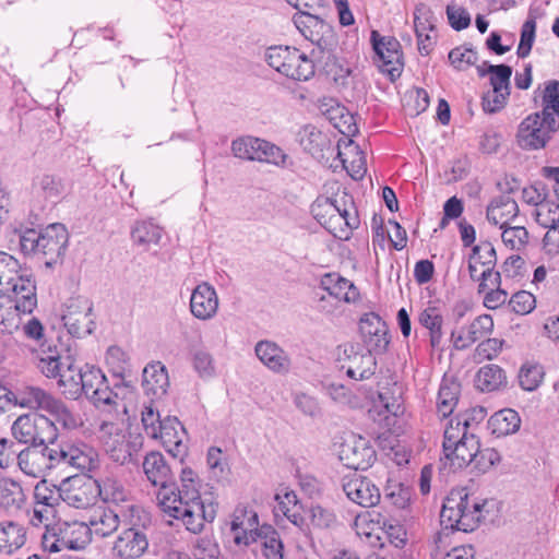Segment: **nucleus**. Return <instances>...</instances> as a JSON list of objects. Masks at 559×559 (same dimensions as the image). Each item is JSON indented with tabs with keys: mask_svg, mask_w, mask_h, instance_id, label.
I'll return each instance as SVG.
<instances>
[{
	"mask_svg": "<svg viewBox=\"0 0 559 559\" xmlns=\"http://www.w3.org/2000/svg\"><path fill=\"white\" fill-rule=\"evenodd\" d=\"M200 489L198 474L190 467H185L181 469L178 486L173 479L163 489H157V506L169 518L181 521L189 532L199 534L205 522H212L215 518L213 506L204 504Z\"/></svg>",
	"mask_w": 559,
	"mask_h": 559,
	"instance_id": "obj_1",
	"label": "nucleus"
},
{
	"mask_svg": "<svg viewBox=\"0 0 559 559\" xmlns=\"http://www.w3.org/2000/svg\"><path fill=\"white\" fill-rule=\"evenodd\" d=\"M44 328L37 320V370L48 379H56L62 394L78 399L86 396L106 380L102 370L95 366L85 365L78 368L69 356L62 357L56 344L44 338Z\"/></svg>",
	"mask_w": 559,
	"mask_h": 559,
	"instance_id": "obj_2",
	"label": "nucleus"
},
{
	"mask_svg": "<svg viewBox=\"0 0 559 559\" xmlns=\"http://www.w3.org/2000/svg\"><path fill=\"white\" fill-rule=\"evenodd\" d=\"M558 130L559 81H550L542 95V111L528 115L519 124L516 144L526 151L542 150Z\"/></svg>",
	"mask_w": 559,
	"mask_h": 559,
	"instance_id": "obj_3",
	"label": "nucleus"
},
{
	"mask_svg": "<svg viewBox=\"0 0 559 559\" xmlns=\"http://www.w3.org/2000/svg\"><path fill=\"white\" fill-rule=\"evenodd\" d=\"M479 438L469 430L466 418H451L444 429L441 463L451 472L464 468L475 460L479 451Z\"/></svg>",
	"mask_w": 559,
	"mask_h": 559,
	"instance_id": "obj_4",
	"label": "nucleus"
},
{
	"mask_svg": "<svg viewBox=\"0 0 559 559\" xmlns=\"http://www.w3.org/2000/svg\"><path fill=\"white\" fill-rule=\"evenodd\" d=\"M37 444H55L58 432L56 424L66 429H75L82 426L83 421L73 415L66 404L55 396L37 389Z\"/></svg>",
	"mask_w": 559,
	"mask_h": 559,
	"instance_id": "obj_5",
	"label": "nucleus"
},
{
	"mask_svg": "<svg viewBox=\"0 0 559 559\" xmlns=\"http://www.w3.org/2000/svg\"><path fill=\"white\" fill-rule=\"evenodd\" d=\"M483 508L484 503L465 488L453 489L443 502L440 522L447 530L473 532L483 518Z\"/></svg>",
	"mask_w": 559,
	"mask_h": 559,
	"instance_id": "obj_6",
	"label": "nucleus"
},
{
	"mask_svg": "<svg viewBox=\"0 0 559 559\" xmlns=\"http://www.w3.org/2000/svg\"><path fill=\"white\" fill-rule=\"evenodd\" d=\"M265 60L278 73L295 81H307L314 74L312 60L294 47H270Z\"/></svg>",
	"mask_w": 559,
	"mask_h": 559,
	"instance_id": "obj_7",
	"label": "nucleus"
},
{
	"mask_svg": "<svg viewBox=\"0 0 559 559\" xmlns=\"http://www.w3.org/2000/svg\"><path fill=\"white\" fill-rule=\"evenodd\" d=\"M231 152L235 157L257 160L261 163L284 165L286 155L282 148L263 139L251 135L240 136L231 142Z\"/></svg>",
	"mask_w": 559,
	"mask_h": 559,
	"instance_id": "obj_8",
	"label": "nucleus"
},
{
	"mask_svg": "<svg viewBox=\"0 0 559 559\" xmlns=\"http://www.w3.org/2000/svg\"><path fill=\"white\" fill-rule=\"evenodd\" d=\"M67 331L74 337L90 335L94 328L93 302L83 296L70 298L61 316Z\"/></svg>",
	"mask_w": 559,
	"mask_h": 559,
	"instance_id": "obj_9",
	"label": "nucleus"
},
{
	"mask_svg": "<svg viewBox=\"0 0 559 559\" xmlns=\"http://www.w3.org/2000/svg\"><path fill=\"white\" fill-rule=\"evenodd\" d=\"M370 40L376 53V63L382 73L391 80L399 78L403 70V53L400 41L391 36H381L378 31H372Z\"/></svg>",
	"mask_w": 559,
	"mask_h": 559,
	"instance_id": "obj_10",
	"label": "nucleus"
},
{
	"mask_svg": "<svg viewBox=\"0 0 559 559\" xmlns=\"http://www.w3.org/2000/svg\"><path fill=\"white\" fill-rule=\"evenodd\" d=\"M337 357L342 369L354 380H366L374 374L377 361L372 352L362 350L359 345L345 343L337 347Z\"/></svg>",
	"mask_w": 559,
	"mask_h": 559,
	"instance_id": "obj_11",
	"label": "nucleus"
},
{
	"mask_svg": "<svg viewBox=\"0 0 559 559\" xmlns=\"http://www.w3.org/2000/svg\"><path fill=\"white\" fill-rule=\"evenodd\" d=\"M497 264V255L495 247L489 241H481L476 245L468 258V273L469 277L480 283L483 286H488L486 283L489 282V286L498 283L501 273L495 271Z\"/></svg>",
	"mask_w": 559,
	"mask_h": 559,
	"instance_id": "obj_12",
	"label": "nucleus"
},
{
	"mask_svg": "<svg viewBox=\"0 0 559 559\" xmlns=\"http://www.w3.org/2000/svg\"><path fill=\"white\" fill-rule=\"evenodd\" d=\"M49 443L37 444V467L41 469L53 471L61 465H72L80 469L91 467L92 456L79 448H70L69 451H62L57 447H49Z\"/></svg>",
	"mask_w": 559,
	"mask_h": 559,
	"instance_id": "obj_13",
	"label": "nucleus"
},
{
	"mask_svg": "<svg viewBox=\"0 0 559 559\" xmlns=\"http://www.w3.org/2000/svg\"><path fill=\"white\" fill-rule=\"evenodd\" d=\"M45 507L44 509H37V531L43 525L44 532L41 534V547L44 551L49 554L59 552L64 548V544L61 540V533L59 532L57 521V506L58 495L53 493L49 497H43Z\"/></svg>",
	"mask_w": 559,
	"mask_h": 559,
	"instance_id": "obj_14",
	"label": "nucleus"
},
{
	"mask_svg": "<svg viewBox=\"0 0 559 559\" xmlns=\"http://www.w3.org/2000/svg\"><path fill=\"white\" fill-rule=\"evenodd\" d=\"M61 490H50L58 495L67 504L76 509H85L94 504L97 495V481L85 477H73L63 481Z\"/></svg>",
	"mask_w": 559,
	"mask_h": 559,
	"instance_id": "obj_15",
	"label": "nucleus"
},
{
	"mask_svg": "<svg viewBox=\"0 0 559 559\" xmlns=\"http://www.w3.org/2000/svg\"><path fill=\"white\" fill-rule=\"evenodd\" d=\"M293 23L300 34L320 49H325L333 38V32L319 12H301L293 15Z\"/></svg>",
	"mask_w": 559,
	"mask_h": 559,
	"instance_id": "obj_16",
	"label": "nucleus"
},
{
	"mask_svg": "<svg viewBox=\"0 0 559 559\" xmlns=\"http://www.w3.org/2000/svg\"><path fill=\"white\" fill-rule=\"evenodd\" d=\"M338 459L348 468L364 471L371 466L376 452L366 439L350 436L341 443Z\"/></svg>",
	"mask_w": 559,
	"mask_h": 559,
	"instance_id": "obj_17",
	"label": "nucleus"
},
{
	"mask_svg": "<svg viewBox=\"0 0 559 559\" xmlns=\"http://www.w3.org/2000/svg\"><path fill=\"white\" fill-rule=\"evenodd\" d=\"M10 293L14 294V302L16 311H21L28 319L23 323L24 333L31 337H35V280L32 277L19 275L14 282Z\"/></svg>",
	"mask_w": 559,
	"mask_h": 559,
	"instance_id": "obj_18",
	"label": "nucleus"
},
{
	"mask_svg": "<svg viewBox=\"0 0 559 559\" xmlns=\"http://www.w3.org/2000/svg\"><path fill=\"white\" fill-rule=\"evenodd\" d=\"M68 239L67 228L60 223L50 224L40 230L37 236V249L41 248L43 257L47 258L44 261L46 267H51L59 262Z\"/></svg>",
	"mask_w": 559,
	"mask_h": 559,
	"instance_id": "obj_19",
	"label": "nucleus"
},
{
	"mask_svg": "<svg viewBox=\"0 0 559 559\" xmlns=\"http://www.w3.org/2000/svg\"><path fill=\"white\" fill-rule=\"evenodd\" d=\"M260 530L258 513L247 506H237L230 522V531L235 544L251 545L253 542H257V535H259Z\"/></svg>",
	"mask_w": 559,
	"mask_h": 559,
	"instance_id": "obj_20",
	"label": "nucleus"
},
{
	"mask_svg": "<svg viewBox=\"0 0 559 559\" xmlns=\"http://www.w3.org/2000/svg\"><path fill=\"white\" fill-rule=\"evenodd\" d=\"M342 487L350 501L364 508L374 507L381 499L379 488L369 478L356 473L345 476Z\"/></svg>",
	"mask_w": 559,
	"mask_h": 559,
	"instance_id": "obj_21",
	"label": "nucleus"
},
{
	"mask_svg": "<svg viewBox=\"0 0 559 559\" xmlns=\"http://www.w3.org/2000/svg\"><path fill=\"white\" fill-rule=\"evenodd\" d=\"M99 438L106 453L114 462L124 464L130 460L131 445L119 425L103 421L99 428Z\"/></svg>",
	"mask_w": 559,
	"mask_h": 559,
	"instance_id": "obj_22",
	"label": "nucleus"
},
{
	"mask_svg": "<svg viewBox=\"0 0 559 559\" xmlns=\"http://www.w3.org/2000/svg\"><path fill=\"white\" fill-rule=\"evenodd\" d=\"M359 331L368 350L376 353L386 350L390 343L388 325L379 314L365 313L359 320Z\"/></svg>",
	"mask_w": 559,
	"mask_h": 559,
	"instance_id": "obj_23",
	"label": "nucleus"
},
{
	"mask_svg": "<svg viewBox=\"0 0 559 559\" xmlns=\"http://www.w3.org/2000/svg\"><path fill=\"white\" fill-rule=\"evenodd\" d=\"M218 296L215 288L207 282L200 283L190 297V311L199 320H210L217 313Z\"/></svg>",
	"mask_w": 559,
	"mask_h": 559,
	"instance_id": "obj_24",
	"label": "nucleus"
},
{
	"mask_svg": "<svg viewBox=\"0 0 559 559\" xmlns=\"http://www.w3.org/2000/svg\"><path fill=\"white\" fill-rule=\"evenodd\" d=\"M360 224L358 212L349 197L346 201V205H342L335 210L331 219L324 225V227L335 237L341 240L349 239L352 231L358 228Z\"/></svg>",
	"mask_w": 559,
	"mask_h": 559,
	"instance_id": "obj_25",
	"label": "nucleus"
},
{
	"mask_svg": "<svg viewBox=\"0 0 559 559\" xmlns=\"http://www.w3.org/2000/svg\"><path fill=\"white\" fill-rule=\"evenodd\" d=\"M493 331V319L490 314L476 317L467 326L460 332H452L451 338L456 349H465L477 341L488 336Z\"/></svg>",
	"mask_w": 559,
	"mask_h": 559,
	"instance_id": "obj_26",
	"label": "nucleus"
},
{
	"mask_svg": "<svg viewBox=\"0 0 559 559\" xmlns=\"http://www.w3.org/2000/svg\"><path fill=\"white\" fill-rule=\"evenodd\" d=\"M185 435V428L180 421L176 417L166 416L163 419V425L157 429L156 436L152 439L159 440L168 453L178 457L186 453Z\"/></svg>",
	"mask_w": 559,
	"mask_h": 559,
	"instance_id": "obj_27",
	"label": "nucleus"
},
{
	"mask_svg": "<svg viewBox=\"0 0 559 559\" xmlns=\"http://www.w3.org/2000/svg\"><path fill=\"white\" fill-rule=\"evenodd\" d=\"M254 353L259 360L274 373L286 374L292 369V360L288 354L272 341L258 342Z\"/></svg>",
	"mask_w": 559,
	"mask_h": 559,
	"instance_id": "obj_28",
	"label": "nucleus"
},
{
	"mask_svg": "<svg viewBox=\"0 0 559 559\" xmlns=\"http://www.w3.org/2000/svg\"><path fill=\"white\" fill-rule=\"evenodd\" d=\"M148 542L146 535L134 527L127 528L117 537L112 552L121 559H136L147 549Z\"/></svg>",
	"mask_w": 559,
	"mask_h": 559,
	"instance_id": "obj_29",
	"label": "nucleus"
},
{
	"mask_svg": "<svg viewBox=\"0 0 559 559\" xmlns=\"http://www.w3.org/2000/svg\"><path fill=\"white\" fill-rule=\"evenodd\" d=\"M443 302L430 300L418 316V322L429 331V341L432 348H439L443 338Z\"/></svg>",
	"mask_w": 559,
	"mask_h": 559,
	"instance_id": "obj_30",
	"label": "nucleus"
},
{
	"mask_svg": "<svg viewBox=\"0 0 559 559\" xmlns=\"http://www.w3.org/2000/svg\"><path fill=\"white\" fill-rule=\"evenodd\" d=\"M142 469L147 481L158 489H163L164 486H167L174 479L168 462L157 451H152L144 456Z\"/></svg>",
	"mask_w": 559,
	"mask_h": 559,
	"instance_id": "obj_31",
	"label": "nucleus"
},
{
	"mask_svg": "<svg viewBox=\"0 0 559 559\" xmlns=\"http://www.w3.org/2000/svg\"><path fill=\"white\" fill-rule=\"evenodd\" d=\"M142 386L152 400L163 397L169 386L168 373L160 361L148 364L143 370Z\"/></svg>",
	"mask_w": 559,
	"mask_h": 559,
	"instance_id": "obj_32",
	"label": "nucleus"
},
{
	"mask_svg": "<svg viewBox=\"0 0 559 559\" xmlns=\"http://www.w3.org/2000/svg\"><path fill=\"white\" fill-rule=\"evenodd\" d=\"M276 504L274 507L275 518L281 515L287 519L296 527L302 530L305 518L302 516V504L293 490L284 489L275 495Z\"/></svg>",
	"mask_w": 559,
	"mask_h": 559,
	"instance_id": "obj_33",
	"label": "nucleus"
},
{
	"mask_svg": "<svg viewBox=\"0 0 559 559\" xmlns=\"http://www.w3.org/2000/svg\"><path fill=\"white\" fill-rule=\"evenodd\" d=\"M92 538H105L114 534L119 525L120 519L116 512L110 509L97 507L94 508L86 521Z\"/></svg>",
	"mask_w": 559,
	"mask_h": 559,
	"instance_id": "obj_34",
	"label": "nucleus"
},
{
	"mask_svg": "<svg viewBox=\"0 0 559 559\" xmlns=\"http://www.w3.org/2000/svg\"><path fill=\"white\" fill-rule=\"evenodd\" d=\"M519 215V205L510 195H499L487 205L486 216L489 223L500 228L509 225Z\"/></svg>",
	"mask_w": 559,
	"mask_h": 559,
	"instance_id": "obj_35",
	"label": "nucleus"
},
{
	"mask_svg": "<svg viewBox=\"0 0 559 559\" xmlns=\"http://www.w3.org/2000/svg\"><path fill=\"white\" fill-rule=\"evenodd\" d=\"M59 532L64 548L80 550L85 548L92 540L86 522L74 521L72 523L58 521Z\"/></svg>",
	"mask_w": 559,
	"mask_h": 559,
	"instance_id": "obj_36",
	"label": "nucleus"
},
{
	"mask_svg": "<svg viewBox=\"0 0 559 559\" xmlns=\"http://www.w3.org/2000/svg\"><path fill=\"white\" fill-rule=\"evenodd\" d=\"M321 287L326 290L329 295L345 302H355L359 299L357 287L337 273L325 274L321 278Z\"/></svg>",
	"mask_w": 559,
	"mask_h": 559,
	"instance_id": "obj_37",
	"label": "nucleus"
},
{
	"mask_svg": "<svg viewBox=\"0 0 559 559\" xmlns=\"http://www.w3.org/2000/svg\"><path fill=\"white\" fill-rule=\"evenodd\" d=\"M337 156L342 162L343 168L354 180H361L365 177L367 173L365 154L352 140L345 144L344 151L338 148Z\"/></svg>",
	"mask_w": 559,
	"mask_h": 559,
	"instance_id": "obj_38",
	"label": "nucleus"
},
{
	"mask_svg": "<svg viewBox=\"0 0 559 559\" xmlns=\"http://www.w3.org/2000/svg\"><path fill=\"white\" fill-rule=\"evenodd\" d=\"M257 545L264 559H284V544L278 532L271 525H261Z\"/></svg>",
	"mask_w": 559,
	"mask_h": 559,
	"instance_id": "obj_39",
	"label": "nucleus"
},
{
	"mask_svg": "<svg viewBox=\"0 0 559 559\" xmlns=\"http://www.w3.org/2000/svg\"><path fill=\"white\" fill-rule=\"evenodd\" d=\"M97 493L104 501L116 504L126 502L130 498V490L116 474L107 475L97 481Z\"/></svg>",
	"mask_w": 559,
	"mask_h": 559,
	"instance_id": "obj_40",
	"label": "nucleus"
},
{
	"mask_svg": "<svg viewBox=\"0 0 559 559\" xmlns=\"http://www.w3.org/2000/svg\"><path fill=\"white\" fill-rule=\"evenodd\" d=\"M461 385L453 379L443 378L437 396V413L442 418L449 417L455 409Z\"/></svg>",
	"mask_w": 559,
	"mask_h": 559,
	"instance_id": "obj_41",
	"label": "nucleus"
},
{
	"mask_svg": "<svg viewBox=\"0 0 559 559\" xmlns=\"http://www.w3.org/2000/svg\"><path fill=\"white\" fill-rule=\"evenodd\" d=\"M491 433L497 437H504L515 433L521 427V417L512 408H504L496 412L488 420Z\"/></svg>",
	"mask_w": 559,
	"mask_h": 559,
	"instance_id": "obj_42",
	"label": "nucleus"
},
{
	"mask_svg": "<svg viewBox=\"0 0 559 559\" xmlns=\"http://www.w3.org/2000/svg\"><path fill=\"white\" fill-rule=\"evenodd\" d=\"M26 540L24 528L13 522L0 524V551L11 554L21 548Z\"/></svg>",
	"mask_w": 559,
	"mask_h": 559,
	"instance_id": "obj_43",
	"label": "nucleus"
},
{
	"mask_svg": "<svg viewBox=\"0 0 559 559\" xmlns=\"http://www.w3.org/2000/svg\"><path fill=\"white\" fill-rule=\"evenodd\" d=\"M162 228L152 222H138L131 231L133 242L144 249L158 245L162 238Z\"/></svg>",
	"mask_w": 559,
	"mask_h": 559,
	"instance_id": "obj_44",
	"label": "nucleus"
},
{
	"mask_svg": "<svg viewBox=\"0 0 559 559\" xmlns=\"http://www.w3.org/2000/svg\"><path fill=\"white\" fill-rule=\"evenodd\" d=\"M506 380L503 370L497 365H486L476 374V385L481 391L491 392L499 389Z\"/></svg>",
	"mask_w": 559,
	"mask_h": 559,
	"instance_id": "obj_45",
	"label": "nucleus"
},
{
	"mask_svg": "<svg viewBox=\"0 0 559 559\" xmlns=\"http://www.w3.org/2000/svg\"><path fill=\"white\" fill-rule=\"evenodd\" d=\"M349 197L347 194H343L340 198L330 199V198H318L313 204L311 205V213L313 217L324 226L331 216L334 215L335 210L342 205H346V201Z\"/></svg>",
	"mask_w": 559,
	"mask_h": 559,
	"instance_id": "obj_46",
	"label": "nucleus"
},
{
	"mask_svg": "<svg viewBox=\"0 0 559 559\" xmlns=\"http://www.w3.org/2000/svg\"><path fill=\"white\" fill-rule=\"evenodd\" d=\"M19 266L17 260L12 255L0 252V295L7 296L19 275L16 269Z\"/></svg>",
	"mask_w": 559,
	"mask_h": 559,
	"instance_id": "obj_47",
	"label": "nucleus"
},
{
	"mask_svg": "<svg viewBox=\"0 0 559 559\" xmlns=\"http://www.w3.org/2000/svg\"><path fill=\"white\" fill-rule=\"evenodd\" d=\"M300 144L312 156H320L330 142L326 135L316 127L307 126L302 131Z\"/></svg>",
	"mask_w": 559,
	"mask_h": 559,
	"instance_id": "obj_48",
	"label": "nucleus"
},
{
	"mask_svg": "<svg viewBox=\"0 0 559 559\" xmlns=\"http://www.w3.org/2000/svg\"><path fill=\"white\" fill-rule=\"evenodd\" d=\"M486 284L489 285V282ZM478 294H484L483 304L490 310L500 308L509 298V293L501 288V276L498 283L491 286H483V281L478 283Z\"/></svg>",
	"mask_w": 559,
	"mask_h": 559,
	"instance_id": "obj_49",
	"label": "nucleus"
},
{
	"mask_svg": "<svg viewBox=\"0 0 559 559\" xmlns=\"http://www.w3.org/2000/svg\"><path fill=\"white\" fill-rule=\"evenodd\" d=\"M12 433L20 443L35 445V418L29 414L17 416L12 425Z\"/></svg>",
	"mask_w": 559,
	"mask_h": 559,
	"instance_id": "obj_50",
	"label": "nucleus"
},
{
	"mask_svg": "<svg viewBox=\"0 0 559 559\" xmlns=\"http://www.w3.org/2000/svg\"><path fill=\"white\" fill-rule=\"evenodd\" d=\"M450 63L459 71H465L478 61V53L469 46L462 45L449 52Z\"/></svg>",
	"mask_w": 559,
	"mask_h": 559,
	"instance_id": "obj_51",
	"label": "nucleus"
},
{
	"mask_svg": "<svg viewBox=\"0 0 559 559\" xmlns=\"http://www.w3.org/2000/svg\"><path fill=\"white\" fill-rule=\"evenodd\" d=\"M501 238L506 247L521 251L528 242V231L524 226H504Z\"/></svg>",
	"mask_w": 559,
	"mask_h": 559,
	"instance_id": "obj_52",
	"label": "nucleus"
},
{
	"mask_svg": "<svg viewBox=\"0 0 559 559\" xmlns=\"http://www.w3.org/2000/svg\"><path fill=\"white\" fill-rule=\"evenodd\" d=\"M141 421L145 433L152 438L157 433V429L163 425L159 411L156 406V400H151L148 404H144L141 411Z\"/></svg>",
	"mask_w": 559,
	"mask_h": 559,
	"instance_id": "obj_53",
	"label": "nucleus"
},
{
	"mask_svg": "<svg viewBox=\"0 0 559 559\" xmlns=\"http://www.w3.org/2000/svg\"><path fill=\"white\" fill-rule=\"evenodd\" d=\"M23 317L25 316L21 311H16L15 305L12 306L10 300L0 302V329L2 331L11 333L19 329L23 323Z\"/></svg>",
	"mask_w": 559,
	"mask_h": 559,
	"instance_id": "obj_54",
	"label": "nucleus"
},
{
	"mask_svg": "<svg viewBox=\"0 0 559 559\" xmlns=\"http://www.w3.org/2000/svg\"><path fill=\"white\" fill-rule=\"evenodd\" d=\"M39 469L44 474L40 483H37V509H44L45 501H43V497H49L50 490H61V488H59V484L63 483L66 479L55 475L53 471H48L45 468Z\"/></svg>",
	"mask_w": 559,
	"mask_h": 559,
	"instance_id": "obj_55",
	"label": "nucleus"
},
{
	"mask_svg": "<svg viewBox=\"0 0 559 559\" xmlns=\"http://www.w3.org/2000/svg\"><path fill=\"white\" fill-rule=\"evenodd\" d=\"M309 520L311 525L318 530H329L336 525L335 513L321 506H312L309 510Z\"/></svg>",
	"mask_w": 559,
	"mask_h": 559,
	"instance_id": "obj_56",
	"label": "nucleus"
},
{
	"mask_svg": "<svg viewBox=\"0 0 559 559\" xmlns=\"http://www.w3.org/2000/svg\"><path fill=\"white\" fill-rule=\"evenodd\" d=\"M488 71L490 72V85L497 92H510V78L512 75V68L507 64H489Z\"/></svg>",
	"mask_w": 559,
	"mask_h": 559,
	"instance_id": "obj_57",
	"label": "nucleus"
},
{
	"mask_svg": "<svg viewBox=\"0 0 559 559\" xmlns=\"http://www.w3.org/2000/svg\"><path fill=\"white\" fill-rule=\"evenodd\" d=\"M535 219L543 227L554 226L559 223V204L544 201L535 210Z\"/></svg>",
	"mask_w": 559,
	"mask_h": 559,
	"instance_id": "obj_58",
	"label": "nucleus"
},
{
	"mask_svg": "<svg viewBox=\"0 0 559 559\" xmlns=\"http://www.w3.org/2000/svg\"><path fill=\"white\" fill-rule=\"evenodd\" d=\"M21 486L11 479L0 481V504L8 508L19 504L22 501Z\"/></svg>",
	"mask_w": 559,
	"mask_h": 559,
	"instance_id": "obj_59",
	"label": "nucleus"
},
{
	"mask_svg": "<svg viewBox=\"0 0 559 559\" xmlns=\"http://www.w3.org/2000/svg\"><path fill=\"white\" fill-rule=\"evenodd\" d=\"M503 341L499 338H487L480 342L474 352V360L483 362L484 360H492L502 350Z\"/></svg>",
	"mask_w": 559,
	"mask_h": 559,
	"instance_id": "obj_60",
	"label": "nucleus"
},
{
	"mask_svg": "<svg viewBox=\"0 0 559 559\" xmlns=\"http://www.w3.org/2000/svg\"><path fill=\"white\" fill-rule=\"evenodd\" d=\"M414 29L415 33L424 31L436 32L433 12L423 2L416 4L414 10Z\"/></svg>",
	"mask_w": 559,
	"mask_h": 559,
	"instance_id": "obj_61",
	"label": "nucleus"
},
{
	"mask_svg": "<svg viewBox=\"0 0 559 559\" xmlns=\"http://www.w3.org/2000/svg\"><path fill=\"white\" fill-rule=\"evenodd\" d=\"M447 17L449 24L455 31H462L469 26L471 24V15L465 8L457 4L456 2H451L447 5Z\"/></svg>",
	"mask_w": 559,
	"mask_h": 559,
	"instance_id": "obj_62",
	"label": "nucleus"
},
{
	"mask_svg": "<svg viewBox=\"0 0 559 559\" xmlns=\"http://www.w3.org/2000/svg\"><path fill=\"white\" fill-rule=\"evenodd\" d=\"M219 554L218 545L207 536L198 538L192 550L195 559H218Z\"/></svg>",
	"mask_w": 559,
	"mask_h": 559,
	"instance_id": "obj_63",
	"label": "nucleus"
},
{
	"mask_svg": "<svg viewBox=\"0 0 559 559\" xmlns=\"http://www.w3.org/2000/svg\"><path fill=\"white\" fill-rule=\"evenodd\" d=\"M520 385L526 391H533L543 381V371L538 366H524L519 373Z\"/></svg>",
	"mask_w": 559,
	"mask_h": 559,
	"instance_id": "obj_64",
	"label": "nucleus"
}]
</instances>
